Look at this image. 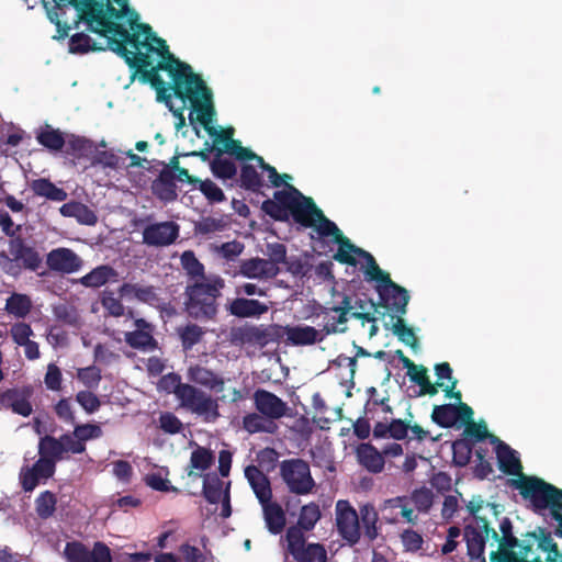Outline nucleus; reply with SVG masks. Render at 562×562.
Masks as SVG:
<instances>
[{
    "label": "nucleus",
    "instance_id": "39448f33",
    "mask_svg": "<svg viewBox=\"0 0 562 562\" xmlns=\"http://www.w3.org/2000/svg\"><path fill=\"white\" fill-rule=\"evenodd\" d=\"M492 515L498 524L499 532L493 527V522L486 517H475L464 527L463 537L467 543L468 555L472 561L480 560L485 562L484 551L487 539H492V546L498 544L497 550H501V543L503 542L505 521L512 522L508 517H497L495 506H492Z\"/></svg>",
    "mask_w": 562,
    "mask_h": 562
},
{
    "label": "nucleus",
    "instance_id": "0eeeda50",
    "mask_svg": "<svg viewBox=\"0 0 562 562\" xmlns=\"http://www.w3.org/2000/svg\"><path fill=\"white\" fill-rule=\"evenodd\" d=\"M512 486L529 499L532 510L541 514L546 509H562V488H559L537 476H522L512 481Z\"/></svg>",
    "mask_w": 562,
    "mask_h": 562
},
{
    "label": "nucleus",
    "instance_id": "f03ea898",
    "mask_svg": "<svg viewBox=\"0 0 562 562\" xmlns=\"http://www.w3.org/2000/svg\"><path fill=\"white\" fill-rule=\"evenodd\" d=\"M313 199L305 196L295 187L286 184V189L273 193V199H267L261 204V210L274 221L285 222L291 214L300 225H311L305 217L307 206Z\"/></svg>",
    "mask_w": 562,
    "mask_h": 562
},
{
    "label": "nucleus",
    "instance_id": "f704fd0d",
    "mask_svg": "<svg viewBox=\"0 0 562 562\" xmlns=\"http://www.w3.org/2000/svg\"><path fill=\"white\" fill-rule=\"evenodd\" d=\"M243 429L250 435L265 432L273 435L278 430V425L259 412L247 413L241 420Z\"/></svg>",
    "mask_w": 562,
    "mask_h": 562
},
{
    "label": "nucleus",
    "instance_id": "49530a36",
    "mask_svg": "<svg viewBox=\"0 0 562 562\" xmlns=\"http://www.w3.org/2000/svg\"><path fill=\"white\" fill-rule=\"evenodd\" d=\"M222 154L223 150L217 149V155L211 162V170L220 179H233L237 173L236 165L227 158H222Z\"/></svg>",
    "mask_w": 562,
    "mask_h": 562
},
{
    "label": "nucleus",
    "instance_id": "79ce46f5",
    "mask_svg": "<svg viewBox=\"0 0 562 562\" xmlns=\"http://www.w3.org/2000/svg\"><path fill=\"white\" fill-rule=\"evenodd\" d=\"M66 145V153L77 159L88 158L94 151L93 143L81 136L71 135Z\"/></svg>",
    "mask_w": 562,
    "mask_h": 562
},
{
    "label": "nucleus",
    "instance_id": "a18cd8bd",
    "mask_svg": "<svg viewBox=\"0 0 562 562\" xmlns=\"http://www.w3.org/2000/svg\"><path fill=\"white\" fill-rule=\"evenodd\" d=\"M205 331L198 324H187L178 328V335L184 350H191L202 340Z\"/></svg>",
    "mask_w": 562,
    "mask_h": 562
},
{
    "label": "nucleus",
    "instance_id": "6e6552de",
    "mask_svg": "<svg viewBox=\"0 0 562 562\" xmlns=\"http://www.w3.org/2000/svg\"><path fill=\"white\" fill-rule=\"evenodd\" d=\"M169 378L177 382L173 393L181 407L202 417L206 423H214L220 418V406L216 398L191 383H182L176 373L169 374Z\"/></svg>",
    "mask_w": 562,
    "mask_h": 562
},
{
    "label": "nucleus",
    "instance_id": "72a5a7b5",
    "mask_svg": "<svg viewBox=\"0 0 562 562\" xmlns=\"http://www.w3.org/2000/svg\"><path fill=\"white\" fill-rule=\"evenodd\" d=\"M267 311L266 304L254 299L237 297L228 305V312L239 318L260 316Z\"/></svg>",
    "mask_w": 562,
    "mask_h": 562
},
{
    "label": "nucleus",
    "instance_id": "ddd939ff",
    "mask_svg": "<svg viewBox=\"0 0 562 562\" xmlns=\"http://www.w3.org/2000/svg\"><path fill=\"white\" fill-rule=\"evenodd\" d=\"M286 552L296 562H327L328 555L324 544L306 542L300 528L289 527L285 532Z\"/></svg>",
    "mask_w": 562,
    "mask_h": 562
},
{
    "label": "nucleus",
    "instance_id": "f8f14e48",
    "mask_svg": "<svg viewBox=\"0 0 562 562\" xmlns=\"http://www.w3.org/2000/svg\"><path fill=\"white\" fill-rule=\"evenodd\" d=\"M280 475L289 491L296 495H307L316 486L310 464L303 459H286L280 463Z\"/></svg>",
    "mask_w": 562,
    "mask_h": 562
},
{
    "label": "nucleus",
    "instance_id": "2f4dec72",
    "mask_svg": "<svg viewBox=\"0 0 562 562\" xmlns=\"http://www.w3.org/2000/svg\"><path fill=\"white\" fill-rule=\"evenodd\" d=\"M194 445L195 448L191 452L187 473L190 477H200L204 471L213 465L215 456L211 449L198 443Z\"/></svg>",
    "mask_w": 562,
    "mask_h": 562
},
{
    "label": "nucleus",
    "instance_id": "a19ab883",
    "mask_svg": "<svg viewBox=\"0 0 562 562\" xmlns=\"http://www.w3.org/2000/svg\"><path fill=\"white\" fill-rule=\"evenodd\" d=\"M321 509L319 506L312 502L307 505L302 506L297 525L293 526L294 528H300L301 532L311 531L316 522L321 519Z\"/></svg>",
    "mask_w": 562,
    "mask_h": 562
},
{
    "label": "nucleus",
    "instance_id": "7ed1b4c3",
    "mask_svg": "<svg viewBox=\"0 0 562 562\" xmlns=\"http://www.w3.org/2000/svg\"><path fill=\"white\" fill-rule=\"evenodd\" d=\"M367 269L364 271L368 281H375V290L379 294V306H382L398 316L406 314L409 302L408 291L395 283L390 274L383 271L376 263L374 257L370 254L367 259Z\"/></svg>",
    "mask_w": 562,
    "mask_h": 562
},
{
    "label": "nucleus",
    "instance_id": "cd10ccee",
    "mask_svg": "<svg viewBox=\"0 0 562 562\" xmlns=\"http://www.w3.org/2000/svg\"><path fill=\"white\" fill-rule=\"evenodd\" d=\"M245 476L260 504L272 499L270 481L262 471H260L256 465H248L245 469Z\"/></svg>",
    "mask_w": 562,
    "mask_h": 562
},
{
    "label": "nucleus",
    "instance_id": "e2e57ef3",
    "mask_svg": "<svg viewBox=\"0 0 562 562\" xmlns=\"http://www.w3.org/2000/svg\"><path fill=\"white\" fill-rule=\"evenodd\" d=\"M101 304L109 315L121 317L124 314V305L120 299L114 296L112 291H104L101 296Z\"/></svg>",
    "mask_w": 562,
    "mask_h": 562
},
{
    "label": "nucleus",
    "instance_id": "473e14b6",
    "mask_svg": "<svg viewBox=\"0 0 562 562\" xmlns=\"http://www.w3.org/2000/svg\"><path fill=\"white\" fill-rule=\"evenodd\" d=\"M260 505L268 531L272 535L281 533L286 524V517L282 506L277 502H272V499Z\"/></svg>",
    "mask_w": 562,
    "mask_h": 562
},
{
    "label": "nucleus",
    "instance_id": "de8ad7c7",
    "mask_svg": "<svg viewBox=\"0 0 562 562\" xmlns=\"http://www.w3.org/2000/svg\"><path fill=\"white\" fill-rule=\"evenodd\" d=\"M239 182L241 188L252 192H259L263 187L261 176L258 173L256 168L249 164H244L241 166Z\"/></svg>",
    "mask_w": 562,
    "mask_h": 562
},
{
    "label": "nucleus",
    "instance_id": "3c124183",
    "mask_svg": "<svg viewBox=\"0 0 562 562\" xmlns=\"http://www.w3.org/2000/svg\"><path fill=\"white\" fill-rule=\"evenodd\" d=\"M202 494L210 504H217L223 495V482L216 476L206 474L203 480Z\"/></svg>",
    "mask_w": 562,
    "mask_h": 562
},
{
    "label": "nucleus",
    "instance_id": "6ab92c4d",
    "mask_svg": "<svg viewBox=\"0 0 562 562\" xmlns=\"http://www.w3.org/2000/svg\"><path fill=\"white\" fill-rule=\"evenodd\" d=\"M135 329L124 335L125 342L133 349L153 351L158 348V341L154 337L155 326L145 318L134 322Z\"/></svg>",
    "mask_w": 562,
    "mask_h": 562
},
{
    "label": "nucleus",
    "instance_id": "09e8293b",
    "mask_svg": "<svg viewBox=\"0 0 562 562\" xmlns=\"http://www.w3.org/2000/svg\"><path fill=\"white\" fill-rule=\"evenodd\" d=\"M453 404L435 405L431 413V420L442 428L453 427L457 423Z\"/></svg>",
    "mask_w": 562,
    "mask_h": 562
},
{
    "label": "nucleus",
    "instance_id": "8fccbe9b",
    "mask_svg": "<svg viewBox=\"0 0 562 562\" xmlns=\"http://www.w3.org/2000/svg\"><path fill=\"white\" fill-rule=\"evenodd\" d=\"M57 498L50 491L42 492L35 499V509L40 518L47 519L56 510Z\"/></svg>",
    "mask_w": 562,
    "mask_h": 562
},
{
    "label": "nucleus",
    "instance_id": "393cba45",
    "mask_svg": "<svg viewBox=\"0 0 562 562\" xmlns=\"http://www.w3.org/2000/svg\"><path fill=\"white\" fill-rule=\"evenodd\" d=\"M282 336H286V341L293 346H306L322 341L325 337L321 330L312 326H284L279 327Z\"/></svg>",
    "mask_w": 562,
    "mask_h": 562
},
{
    "label": "nucleus",
    "instance_id": "0e129e2a",
    "mask_svg": "<svg viewBox=\"0 0 562 562\" xmlns=\"http://www.w3.org/2000/svg\"><path fill=\"white\" fill-rule=\"evenodd\" d=\"M78 440L86 445L88 440L100 438L102 429L95 424H79L76 425L72 431Z\"/></svg>",
    "mask_w": 562,
    "mask_h": 562
},
{
    "label": "nucleus",
    "instance_id": "e433bc0d",
    "mask_svg": "<svg viewBox=\"0 0 562 562\" xmlns=\"http://www.w3.org/2000/svg\"><path fill=\"white\" fill-rule=\"evenodd\" d=\"M359 520L363 528V535L369 541H373L379 536V513L375 507L370 504H363L359 507Z\"/></svg>",
    "mask_w": 562,
    "mask_h": 562
},
{
    "label": "nucleus",
    "instance_id": "ea45409f",
    "mask_svg": "<svg viewBox=\"0 0 562 562\" xmlns=\"http://www.w3.org/2000/svg\"><path fill=\"white\" fill-rule=\"evenodd\" d=\"M36 140L52 151H59L66 145L64 134L59 130L53 128L50 125H45L36 135Z\"/></svg>",
    "mask_w": 562,
    "mask_h": 562
},
{
    "label": "nucleus",
    "instance_id": "4c0bfd02",
    "mask_svg": "<svg viewBox=\"0 0 562 562\" xmlns=\"http://www.w3.org/2000/svg\"><path fill=\"white\" fill-rule=\"evenodd\" d=\"M31 190L37 196L46 198L50 201L63 202L67 199L64 189L56 187L49 179H35L30 184Z\"/></svg>",
    "mask_w": 562,
    "mask_h": 562
},
{
    "label": "nucleus",
    "instance_id": "aec40b11",
    "mask_svg": "<svg viewBox=\"0 0 562 562\" xmlns=\"http://www.w3.org/2000/svg\"><path fill=\"white\" fill-rule=\"evenodd\" d=\"M33 390L30 386L22 389L12 387L0 392V406L10 408L13 413L27 417L32 414V404L30 398Z\"/></svg>",
    "mask_w": 562,
    "mask_h": 562
},
{
    "label": "nucleus",
    "instance_id": "423d86ee",
    "mask_svg": "<svg viewBox=\"0 0 562 562\" xmlns=\"http://www.w3.org/2000/svg\"><path fill=\"white\" fill-rule=\"evenodd\" d=\"M307 207L308 210L306 211L305 217L311 221L312 224L303 226L315 227L316 232L322 237H334L335 243L339 245L338 251L334 255L336 261L356 266L357 260L350 255L351 252L367 259L370 252L355 246L348 237L344 236L338 226L324 215L323 211L317 207L314 201Z\"/></svg>",
    "mask_w": 562,
    "mask_h": 562
},
{
    "label": "nucleus",
    "instance_id": "774afa93",
    "mask_svg": "<svg viewBox=\"0 0 562 562\" xmlns=\"http://www.w3.org/2000/svg\"><path fill=\"white\" fill-rule=\"evenodd\" d=\"M183 562H206V554L189 542L182 543L178 549Z\"/></svg>",
    "mask_w": 562,
    "mask_h": 562
},
{
    "label": "nucleus",
    "instance_id": "412c9836",
    "mask_svg": "<svg viewBox=\"0 0 562 562\" xmlns=\"http://www.w3.org/2000/svg\"><path fill=\"white\" fill-rule=\"evenodd\" d=\"M232 342L235 345H258L267 346L273 340V335L269 328L256 325H244L233 328Z\"/></svg>",
    "mask_w": 562,
    "mask_h": 562
},
{
    "label": "nucleus",
    "instance_id": "c85d7f7f",
    "mask_svg": "<svg viewBox=\"0 0 562 562\" xmlns=\"http://www.w3.org/2000/svg\"><path fill=\"white\" fill-rule=\"evenodd\" d=\"M117 279L119 272L113 267L110 265H100L78 279V283L85 288L98 289L109 282H116Z\"/></svg>",
    "mask_w": 562,
    "mask_h": 562
},
{
    "label": "nucleus",
    "instance_id": "4d7b16f0",
    "mask_svg": "<svg viewBox=\"0 0 562 562\" xmlns=\"http://www.w3.org/2000/svg\"><path fill=\"white\" fill-rule=\"evenodd\" d=\"M412 502L416 509L422 513H427L432 506L434 494L431 490L427 487H420L412 493Z\"/></svg>",
    "mask_w": 562,
    "mask_h": 562
},
{
    "label": "nucleus",
    "instance_id": "20e7f679",
    "mask_svg": "<svg viewBox=\"0 0 562 562\" xmlns=\"http://www.w3.org/2000/svg\"><path fill=\"white\" fill-rule=\"evenodd\" d=\"M224 286L222 279L213 282L195 281L186 286L184 311L196 321H212L218 312L217 299Z\"/></svg>",
    "mask_w": 562,
    "mask_h": 562
},
{
    "label": "nucleus",
    "instance_id": "9d476101",
    "mask_svg": "<svg viewBox=\"0 0 562 562\" xmlns=\"http://www.w3.org/2000/svg\"><path fill=\"white\" fill-rule=\"evenodd\" d=\"M504 537L501 550H494L490 554L491 562H542L539 558L528 561L526 558L532 551L533 541L537 540L536 531H528L518 539L514 533L513 522L503 525Z\"/></svg>",
    "mask_w": 562,
    "mask_h": 562
},
{
    "label": "nucleus",
    "instance_id": "1a4fd4ad",
    "mask_svg": "<svg viewBox=\"0 0 562 562\" xmlns=\"http://www.w3.org/2000/svg\"><path fill=\"white\" fill-rule=\"evenodd\" d=\"M9 254L0 251V269L11 277H19L22 270L37 271L42 266L40 252L27 245L21 236L9 240Z\"/></svg>",
    "mask_w": 562,
    "mask_h": 562
},
{
    "label": "nucleus",
    "instance_id": "bf43d9fd",
    "mask_svg": "<svg viewBox=\"0 0 562 562\" xmlns=\"http://www.w3.org/2000/svg\"><path fill=\"white\" fill-rule=\"evenodd\" d=\"M536 532L538 536L537 539L539 540V549L548 552L547 557L559 559L562 553L560 552L558 544L553 541L551 533L544 528H538V531Z\"/></svg>",
    "mask_w": 562,
    "mask_h": 562
},
{
    "label": "nucleus",
    "instance_id": "f257e3e1",
    "mask_svg": "<svg viewBox=\"0 0 562 562\" xmlns=\"http://www.w3.org/2000/svg\"><path fill=\"white\" fill-rule=\"evenodd\" d=\"M138 81L150 85L157 93V100L168 103L173 94L182 102L189 101L196 121L204 127L215 144H227L226 137H233L234 128L217 131L212 126L215 116L213 92L202 77L193 72L192 67L173 58L170 61H158L148 71L142 72Z\"/></svg>",
    "mask_w": 562,
    "mask_h": 562
},
{
    "label": "nucleus",
    "instance_id": "4468645a",
    "mask_svg": "<svg viewBox=\"0 0 562 562\" xmlns=\"http://www.w3.org/2000/svg\"><path fill=\"white\" fill-rule=\"evenodd\" d=\"M64 555L68 562H113L110 548L102 541L94 542L92 549L80 541L67 542Z\"/></svg>",
    "mask_w": 562,
    "mask_h": 562
},
{
    "label": "nucleus",
    "instance_id": "bb28decb",
    "mask_svg": "<svg viewBox=\"0 0 562 562\" xmlns=\"http://www.w3.org/2000/svg\"><path fill=\"white\" fill-rule=\"evenodd\" d=\"M356 456L360 465L363 467L368 472L378 474L384 470L385 460L383 453L380 452L373 445L360 443L357 447Z\"/></svg>",
    "mask_w": 562,
    "mask_h": 562
},
{
    "label": "nucleus",
    "instance_id": "680f3d73",
    "mask_svg": "<svg viewBox=\"0 0 562 562\" xmlns=\"http://www.w3.org/2000/svg\"><path fill=\"white\" fill-rule=\"evenodd\" d=\"M76 402L83 408V411L88 414L95 413L100 406V398L89 390L79 391L76 394Z\"/></svg>",
    "mask_w": 562,
    "mask_h": 562
},
{
    "label": "nucleus",
    "instance_id": "9b49d317",
    "mask_svg": "<svg viewBox=\"0 0 562 562\" xmlns=\"http://www.w3.org/2000/svg\"><path fill=\"white\" fill-rule=\"evenodd\" d=\"M340 301H334L331 305H318L315 315L322 318V334L325 336L345 333L347 327L345 326L349 319V313L353 310L352 299L347 294H338Z\"/></svg>",
    "mask_w": 562,
    "mask_h": 562
},
{
    "label": "nucleus",
    "instance_id": "5701e85b",
    "mask_svg": "<svg viewBox=\"0 0 562 562\" xmlns=\"http://www.w3.org/2000/svg\"><path fill=\"white\" fill-rule=\"evenodd\" d=\"M188 380L195 384L220 393L224 391L225 379L220 374L201 364H191L187 370Z\"/></svg>",
    "mask_w": 562,
    "mask_h": 562
},
{
    "label": "nucleus",
    "instance_id": "603ef678",
    "mask_svg": "<svg viewBox=\"0 0 562 562\" xmlns=\"http://www.w3.org/2000/svg\"><path fill=\"white\" fill-rule=\"evenodd\" d=\"M52 1H53L54 5L52 7L50 10H48V18L53 23H55V25L57 27V32H58V37L65 38V37H67L65 22L68 16V9L64 5H61L63 2L59 0H52Z\"/></svg>",
    "mask_w": 562,
    "mask_h": 562
},
{
    "label": "nucleus",
    "instance_id": "c756f323",
    "mask_svg": "<svg viewBox=\"0 0 562 562\" xmlns=\"http://www.w3.org/2000/svg\"><path fill=\"white\" fill-rule=\"evenodd\" d=\"M151 192L164 202L175 201L178 196L175 175L167 169H161L151 182Z\"/></svg>",
    "mask_w": 562,
    "mask_h": 562
},
{
    "label": "nucleus",
    "instance_id": "b1692460",
    "mask_svg": "<svg viewBox=\"0 0 562 562\" xmlns=\"http://www.w3.org/2000/svg\"><path fill=\"white\" fill-rule=\"evenodd\" d=\"M238 273L248 279L268 280L280 273V268L263 258L255 257L240 261Z\"/></svg>",
    "mask_w": 562,
    "mask_h": 562
},
{
    "label": "nucleus",
    "instance_id": "5fc2aeb1",
    "mask_svg": "<svg viewBox=\"0 0 562 562\" xmlns=\"http://www.w3.org/2000/svg\"><path fill=\"white\" fill-rule=\"evenodd\" d=\"M401 503H403V497L401 496L384 501L380 509L382 520L386 524H397L400 521L398 508Z\"/></svg>",
    "mask_w": 562,
    "mask_h": 562
},
{
    "label": "nucleus",
    "instance_id": "c03bdc74",
    "mask_svg": "<svg viewBox=\"0 0 562 562\" xmlns=\"http://www.w3.org/2000/svg\"><path fill=\"white\" fill-rule=\"evenodd\" d=\"M180 263L191 279H205L204 266L193 250H184L180 256Z\"/></svg>",
    "mask_w": 562,
    "mask_h": 562
},
{
    "label": "nucleus",
    "instance_id": "f3484780",
    "mask_svg": "<svg viewBox=\"0 0 562 562\" xmlns=\"http://www.w3.org/2000/svg\"><path fill=\"white\" fill-rule=\"evenodd\" d=\"M46 265L53 272L60 274H71L83 267L82 258L72 249L58 247L52 249L46 255Z\"/></svg>",
    "mask_w": 562,
    "mask_h": 562
},
{
    "label": "nucleus",
    "instance_id": "37998d69",
    "mask_svg": "<svg viewBox=\"0 0 562 562\" xmlns=\"http://www.w3.org/2000/svg\"><path fill=\"white\" fill-rule=\"evenodd\" d=\"M32 308V301L26 294L13 293L7 299L5 310L15 317H25Z\"/></svg>",
    "mask_w": 562,
    "mask_h": 562
},
{
    "label": "nucleus",
    "instance_id": "13d9d810",
    "mask_svg": "<svg viewBox=\"0 0 562 562\" xmlns=\"http://www.w3.org/2000/svg\"><path fill=\"white\" fill-rule=\"evenodd\" d=\"M196 186H199V190L204 194V196L211 203H220L225 201V194L220 187H217L212 180H200Z\"/></svg>",
    "mask_w": 562,
    "mask_h": 562
},
{
    "label": "nucleus",
    "instance_id": "052dcab7",
    "mask_svg": "<svg viewBox=\"0 0 562 562\" xmlns=\"http://www.w3.org/2000/svg\"><path fill=\"white\" fill-rule=\"evenodd\" d=\"M145 483L147 486L158 492L179 493V488L171 485L169 480L164 477L159 472L147 474L145 476Z\"/></svg>",
    "mask_w": 562,
    "mask_h": 562
},
{
    "label": "nucleus",
    "instance_id": "338daca9",
    "mask_svg": "<svg viewBox=\"0 0 562 562\" xmlns=\"http://www.w3.org/2000/svg\"><path fill=\"white\" fill-rule=\"evenodd\" d=\"M401 541L405 551L408 552H417L422 549L424 543L422 535L413 529H405L401 533Z\"/></svg>",
    "mask_w": 562,
    "mask_h": 562
},
{
    "label": "nucleus",
    "instance_id": "dca6fc26",
    "mask_svg": "<svg viewBox=\"0 0 562 562\" xmlns=\"http://www.w3.org/2000/svg\"><path fill=\"white\" fill-rule=\"evenodd\" d=\"M180 226L173 221L148 224L143 229V243L149 247H167L176 243Z\"/></svg>",
    "mask_w": 562,
    "mask_h": 562
},
{
    "label": "nucleus",
    "instance_id": "4be33fe9",
    "mask_svg": "<svg viewBox=\"0 0 562 562\" xmlns=\"http://www.w3.org/2000/svg\"><path fill=\"white\" fill-rule=\"evenodd\" d=\"M491 442L496 445L495 452L498 461V468L503 473L518 476V479L526 476L522 473L521 462L514 449L496 436H491Z\"/></svg>",
    "mask_w": 562,
    "mask_h": 562
},
{
    "label": "nucleus",
    "instance_id": "7c9ffc66",
    "mask_svg": "<svg viewBox=\"0 0 562 562\" xmlns=\"http://www.w3.org/2000/svg\"><path fill=\"white\" fill-rule=\"evenodd\" d=\"M95 34L102 37L103 42H97L83 32L71 35L69 38V52L71 54H86L110 49L109 38L100 33Z\"/></svg>",
    "mask_w": 562,
    "mask_h": 562
},
{
    "label": "nucleus",
    "instance_id": "58836bf2",
    "mask_svg": "<svg viewBox=\"0 0 562 562\" xmlns=\"http://www.w3.org/2000/svg\"><path fill=\"white\" fill-rule=\"evenodd\" d=\"M38 454L42 458L53 460L54 463L66 459V456H63V446L59 438H55L50 435H46L40 439Z\"/></svg>",
    "mask_w": 562,
    "mask_h": 562
},
{
    "label": "nucleus",
    "instance_id": "a878e982",
    "mask_svg": "<svg viewBox=\"0 0 562 562\" xmlns=\"http://www.w3.org/2000/svg\"><path fill=\"white\" fill-rule=\"evenodd\" d=\"M117 292L121 297H134L137 301L150 306H157L160 301L158 289L154 285L124 282L119 288Z\"/></svg>",
    "mask_w": 562,
    "mask_h": 562
},
{
    "label": "nucleus",
    "instance_id": "2eb2a0df",
    "mask_svg": "<svg viewBox=\"0 0 562 562\" xmlns=\"http://www.w3.org/2000/svg\"><path fill=\"white\" fill-rule=\"evenodd\" d=\"M336 525L340 537L349 546H355L360 541L359 514L347 501H338L336 504Z\"/></svg>",
    "mask_w": 562,
    "mask_h": 562
},
{
    "label": "nucleus",
    "instance_id": "864d4df0",
    "mask_svg": "<svg viewBox=\"0 0 562 562\" xmlns=\"http://www.w3.org/2000/svg\"><path fill=\"white\" fill-rule=\"evenodd\" d=\"M393 333L402 342L409 346L412 349L415 350L418 347V338L413 328L406 326L401 316H397L396 322L393 324Z\"/></svg>",
    "mask_w": 562,
    "mask_h": 562
},
{
    "label": "nucleus",
    "instance_id": "c9c22d12",
    "mask_svg": "<svg viewBox=\"0 0 562 562\" xmlns=\"http://www.w3.org/2000/svg\"><path fill=\"white\" fill-rule=\"evenodd\" d=\"M59 212L65 217H74L83 225H94L98 222L95 213L86 204L70 201L60 206Z\"/></svg>",
    "mask_w": 562,
    "mask_h": 562
},
{
    "label": "nucleus",
    "instance_id": "6e6d98bb",
    "mask_svg": "<svg viewBox=\"0 0 562 562\" xmlns=\"http://www.w3.org/2000/svg\"><path fill=\"white\" fill-rule=\"evenodd\" d=\"M78 380L88 389H97L102 379L101 370L95 366H89L77 370Z\"/></svg>",
    "mask_w": 562,
    "mask_h": 562
},
{
    "label": "nucleus",
    "instance_id": "a211bd4d",
    "mask_svg": "<svg viewBox=\"0 0 562 562\" xmlns=\"http://www.w3.org/2000/svg\"><path fill=\"white\" fill-rule=\"evenodd\" d=\"M252 401L256 411L274 423L285 416L289 409L282 398L265 389H257L252 394Z\"/></svg>",
    "mask_w": 562,
    "mask_h": 562
},
{
    "label": "nucleus",
    "instance_id": "69168bd1",
    "mask_svg": "<svg viewBox=\"0 0 562 562\" xmlns=\"http://www.w3.org/2000/svg\"><path fill=\"white\" fill-rule=\"evenodd\" d=\"M63 446V456L67 453L80 454L86 451V445L80 442L74 432H66L59 437Z\"/></svg>",
    "mask_w": 562,
    "mask_h": 562
}]
</instances>
